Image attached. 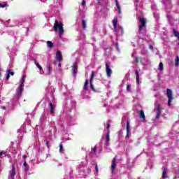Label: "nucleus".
I'll return each instance as SVG.
<instances>
[{
	"instance_id": "f257e3e1",
	"label": "nucleus",
	"mask_w": 179,
	"mask_h": 179,
	"mask_svg": "<svg viewBox=\"0 0 179 179\" xmlns=\"http://www.w3.org/2000/svg\"><path fill=\"white\" fill-rule=\"evenodd\" d=\"M53 29L56 33L59 31V36L64 34V24H62V22H59L56 20L53 25Z\"/></svg>"
},
{
	"instance_id": "f03ea898",
	"label": "nucleus",
	"mask_w": 179,
	"mask_h": 179,
	"mask_svg": "<svg viewBox=\"0 0 179 179\" xmlns=\"http://www.w3.org/2000/svg\"><path fill=\"white\" fill-rule=\"evenodd\" d=\"M138 22L141 23V24L138 26V31L141 33V34H143V27L146 28V18L144 17H138Z\"/></svg>"
},
{
	"instance_id": "7ed1b4c3",
	"label": "nucleus",
	"mask_w": 179,
	"mask_h": 179,
	"mask_svg": "<svg viewBox=\"0 0 179 179\" xmlns=\"http://www.w3.org/2000/svg\"><path fill=\"white\" fill-rule=\"evenodd\" d=\"M166 94L168 97V106L170 107V106H171L172 101L174 100V97H173V92L171 90L167 89Z\"/></svg>"
},
{
	"instance_id": "20e7f679",
	"label": "nucleus",
	"mask_w": 179,
	"mask_h": 179,
	"mask_svg": "<svg viewBox=\"0 0 179 179\" xmlns=\"http://www.w3.org/2000/svg\"><path fill=\"white\" fill-rule=\"evenodd\" d=\"M23 86H24V77H22L21 83L17 92L18 97H20L22 96V94L23 93V90H24Z\"/></svg>"
},
{
	"instance_id": "39448f33",
	"label": "nucleus",
	"mask_w": 179,
	"mask_h": 179,
	"mask_svg": "<svg viewBox=\"0 0 179 179\" xmlns=\"http://www.w3.org/2000/svg\"><path fill=\"white\" fill-rule=\"evenodd\" d=\"M106 65V75L108 78H110L113 73V70H111V68H110V63H105Z\"/></svg>"
},
{
	"instance_id": "423d86ee",
	"label": "nucleus",
	"mask_w": 179,
	"mask_h": 179,
	"mask_svg": "<svg viewBox=\"0 0 179 179\" xmlns=\"http://www.w3.org/2000/svg\"><path fill=\"white\" fill-rule=\"evenodd\" d=\"M94 79V71H92V74H91V78L90 80V86L92 89V90H93L94 92V85H93V80Z\"/></svg>"
},
{
	"instance_id": "0eeeda50",
	"label": "nucleus",
	"mask_w": 179,
	"mask_h": 179,
	"mask_svg": "<svg viewBox=\"0 0 179 179\" xmlns=\"http://www.w3.org/2000/svg\"><path fill=\"white\" fill-rule=\"evenodd\" d=\"M115 169H117V158L114 157L113 159V162L111 164V171L112 173H114L115 171Z\"/></svg>"
},
{
	"instance_id": "6e6552de",
	"label": "nucleus",
	"mask_w": 179,
	"mask_h": 179,
	"mask_svg": "<svg viewBox=\"0 0 179 179\" xmlns=\"http://www.w3.org/2000/svg\"><path fill=\"white\" fill-rule=\"evenodd\" d=\"M76 71H78V64L76 63H73L71 70L73 76H76Z\"/></svg>"
},
{
	"instance_id": "1a4fd4ad",
	"label": "nucleus",
	"mask_w": 179,
	"mask_h": 179,
	"mask_svg": "<svg viewBox=\"0 0 179 179\" xmlns=\"http://www.w3.org/2000/svg\"><path fill=\"white\" fill-rule=\"evenodd\" d=\"M56 60L58 62H62V53L59 50H57L56 52Z\"/></svg>"
},
{
	"instance_id": "9d476101",
	"label": "nucleus",
	"mask_w": 179,
	"mask_h": 179,
	"mask_svg": "<svg viewBox=\"0 0 179 179\" xmlns=\"http://www.w3.org/2000/svg\"><path fill=\"white\" fill-rule=\"evenodd\" d=\"M160 115H162V110L160 109V104H158L155 118L159 120V118H160Z\"/></svg>"
},
{
	"instance_id": "9b49d317",
	"label": "nucleus",
	"mask_w": 179,
	"mask_h": 179,
	"mask_svg": "<svg viewBox=\"0 0 179 179\" xmlns=\"http://www.w3.org/2000/svg\"><path fill=\"white\" fill-rule=\"evenodd\" d=\"M15 176H16V168H15V164H13L11 173L10 175V179H15Z\"/></svg>"
},
{
	"instance_id": "f8f14e48",
	"label": "nucleus",
	"mask_w": 179,
	"mask_h": 179,
	"mask_svg": "<svg viewBox=\"0 0 179 179\" xmlns=\"http://www.w3.org/2000/svg\"><path fill=\"white\" fill-rule=\"evenodd\" d=\"M49 105L50 106V114L52 115H55V113L54 111H55V105L52 104V103H49Z\"/></svg>"
},
{
	"instance_id": "ddd939ff",
	"label": "nucleus",
	"mask_w": 179,
	"mask_h": 179,
	"mask_svg": "<svg viewBox=\"0 0 179 179\" xmlns=\"http://www.w3.org/2000/svg\"><path fill=\"white\" fill-rule=\"evenodd\" d=\"M13 75H15V72L12 71L10 69H8L7 70L6 80H9V78H10V76H13Z\"/></svg>"
},
{
	"instance_id": "4468645a",
	"label": "nucleus",
	"mask_w": 179,
	"mask_h": 179,
	"mask_svg": "<svg viewBox=\"0 0 179 179\" xmlns=\"http://www.w3.org/2000/svg\"><path fill=\"white\" fill-rule=\"evenodd\" d=\"M127 138H129V132H131V128L129 127V122H127Z\"/></svg>"
},
{
	"instance_id": "2eb2a0df",
	"label": "nucleus",
	"mask_w": 179,
	"mask_h": 179,
	"mask_svg": "<svg viewBox=\"0 0 179 179\" xmlns=\"http://www.w3.org/2000/svg\"><path fill=\"white\" fill-rule=\"evenodd\" d=\"M118 23V17H115L113 20V28L115 29H117V24Z\"/></svg>"
},
{
	"instance_id": "dca6fc26",
	"label": "nucleus",
	"mask_w": 179,
	"mask_h": 179,
	"mask_svg": "<svg viewBox=\"0 0 179 179\" xmlns=\"http://www.w3.org/2000/svg\"><path fill=\"white\" fill-rule=\"evenodd\" d=\"M84 90H89V80H85L84 86H83Z\"/></svg>"
},
{
	"instance_id": "f3484780",
	"label": "nucleus",
	"mask_w": 179,
	"mask_h": 179,
	"mask_svg": "<svg viewBox=\"0 0 179 179\" xmlns=\"http://www.w3.org/2000/svg\"><path fill=\"white\" fill-rule=\"evenodd\" d=\"M136 82L137 85H139V71L138 70H136Z\"/></svg>"
},
{
	"instance_id": "a211bd4d",
	"label": "nucleus",
	"mask_w": 179,
	"mask_h": 179,
	"mask_svg": "<svg viewBox=\"0 0 179 179\" xmlns=\"http://www.w3.org/2000/svg\"><path fill=\"white\" fill-rule=\"evenodd\" d=\"M35 65L37 66V68L39 69V71H43V67L40 65L39 63L37 62V60L36 59H34Z\"/></svg>"
},
{
	"instance_id": "6ab92c4d",
	"label": "nucleus",
	"mask_w": 179,
	"mask_h": 179,
	"mask_svg": "<svg viewBox=\"0 0 179 179\" xmlns=\"http://www.w3.org/2000/svg\"><path fill=\"white\" fill-rule=\"evenodd\" d=\"M140 114V118H142L143 120H145L146 117L145 116V112L143 110H139Z\"/></svg>"
},
{
	"instance_id": "aec40b11",
	"label": "nucleus",
	"mask_w": 179,
	"mask_h": 179,
	"mask_svg": "<svg viewBox=\"0 0 179 179\" xmlns=\"http://www.w3.org/2000/svg\"><path fill=\"white\" fill-rule=\"evenodd\" d=\"M168 169L167 168H165L162 173V178H167V176H166V174H167Z\"/></svg>"
},
{
	"instance_id": "412c9836",
	"label": "nucleus",
	"mask_w": 179,
	"mask_h": 179,
	"mask_svg": "<svg viewBox=\"0 0 179 179\" xmlns=\"http://www.w3.org/2000/svg\"><path fill=\"white\" fill-rule=\"evenodd\" d=\"M116 6L119 10V13H121V6H120V2L118 0H115Z\"/></svg>"
},
{
	"instance_id": "4be33fe9",
	"label": "nucleus",
	"mask_w": 179,
	"mask_h": 179,
	"mask_svg": "<svg viewBox=\"0 0 179 179\" xmlns=\"http://www.w3.org/2000/svg\"><path fill=\"white\" fill-rule=\"evenodd\" d=\"M46 44L48 45V47H49L50 48H52L54 47V43H52V42L48 41L46 42Z\"/></svg>"
},
{
	"instance_id": "5701e85b",
	"label": "nucleus",
	"mask_w": 179,
	"mask_h": 179,
	"mask_svg": "<svg viewBox=\"0 0 179 179\" xmlns=\"http://www.w3.org/2000/svg\"><path fill=\"white\" fill-rule=\"evenodd\" d=\"M175 65L176 66H178L179 65V57L176 56V59H175Z\"/></svg>"
},
{
	"instance_id": "b1692460",
	"label": "nucleus",
	"mask_w": 179,
	"mask_h": 179,
	"mask_svg": "<svg viewBox=\"0 0 179 179\" xmlns=\"http://www.w3.org/2000/svg\"><path fill=\"white\" fill-rule=\"evenodd\" d=\"M2 156H4L5 157H6V156H8V154L6 153V152H0V159H2Z\"/></svg>"
},
{
	"instance_id": "393cba45",
	"label": "nucleus",
	"mask_w": 179,
	"mask_h": 179,
	"mask_svg": "<svg viewBox=\"0 0 179 179\" xmlns=\"http://www.w3.org/2000/svg\"><path fill=\"white\" fill-rule=\"evenodd\" d=\"M164 67H163V62H160L159 64V68H158V71H163Z\"/></svg>"
},
{
	"instance_id": "a878e982",
	"label": "nucleus",
	"mask_w": 179,
	"mask_h": 179,
	"mask_svg": "<svg viewBox=\"0 0 179 179\" xmlns=\"http://www.w3.org/2000/svg\"><path fill=\"white\" fill-rule=\"evenodd\" d=\"M62 152H64V145L62 144L59 145V152L62 153Z\"/></svg>"
},
{
	"instance_id": "bb28decb",
	"label": "nucleus",
	"mask_w": 179,
	"mask_h": 179,
	"mask_svg": "<svg viewBox=\"0 0 179 179\" xmlns=\"http://www.w3.org/2000/svg\"><path fill=\"white\" fill-rule=\"evenodd\" d=\"M106 142H107V143H108V142H110V133H108L106 134Z\"/></svg>"
},
{
	"instance_id": "cd10ccee",
	"label": "nucleus",
	"mask_w": 179,
	"mask_h": 179,
	"mask_svg": "<svg viewBox=\"0 0 179 179\" xmlns=\"http://www.w3.org/2000/svg\"><path fill=\"white\" fill-rule=\"evenodd\" d=\"M141 57H135V62H136V64H139V61H141Z\"/></svg>"
},
{
	"instance_id": "c85d7f7f",
	"label": "nucleus",
	"mask_w": 179,
	"mask_h": 179,
	"mask_svg": "<svg viewBox=\"0 0 179 179\" xmlns=\"http://www.w3.org/2000/svg\"><path fill=\"white\" fill-rule=\"evenodd\" d=\"M83 27L84 30L86 29V21L85 20H83Z\"/></svg>"
},
{
	"instance_id": "c756f323",
	"label": "nucleus",
	"mask_w": 179,
	"mask_h": 179,
	"mask_svg": "<svg viewBox=\"0 0 179 179\" xmlns=\"http://www.w3.org/2000/svg\"><path fill=\"white\" fill-rule=\"evenodd\" d=\"M140 62L141 65L145 66V62H143V58H142V57H140Z\"/></svg>"
},
{
	"instance_id": "7c9ffc66",
	"label": "nucleus",
	"mask_w": 179,
	"mask_h": 179,
	"mask_svg": "<svg viewBox=\"0 0 179 179\" xmlns=\"http://www.w3.org/2000/svg\"><path fill=\"white\" fill-rule=\"evenodd\" d=\"M6 6H8L7 3H4V4L0 3V8H6Z\"/></svg>"
},
{
	"instance_id": "2f4dec72",
	"label": "nucleus",
	"mask_w": 179,
	"mask_h": 179,
	"mask_svg": "<svg viewBox=\"0 0 179 179\" xmlns=\"http://www.w3.org/2000/svg\"><path fill=\"white\" fill-rule=\"evenodd\" d=\"M48 74H49V75H51V66H50V65H49V66H48Z\"/></svg>"
},
{
	"instance_id": "473e14b6",
	"label": "nucleus",
	"mask_w": 179,
	"mask_h": 179,
	"mask_svg": "<svg viewBox=\"0 0 179 179\" xmlns=\"http://www.w3.org/2000/svg\"><path fill=\"white\" fill-rule=\"evenodd\" d=\"M127 92H131V85H127Z\"/></svg>"
},
{
	"instance_id": "72a5a7b5",
	"label": "nucleus",
	"mask_w": 179,
	"mask_h": 179,
	"mask_svg": "<svg viewBox=\"0 0 179 179\" xmlns=\"http://www.w3.org/2000/svg\"><path fill=\"white\" fill-rule=\"evenodd\" d=\"M95 171L96 173H99V166L97 165V164H95Z\"/></svg>"
},
{
	"instance_id": "f704fd0d",
	"label": "nucleus",
	"mask_w": 179,
	"mask_h": 179,
	"mask_svg": "<svg viewBox=\"0 0 179 179\" xmlns=\"http://www.w3.org/2000/svg\"><path fill=\"white\" fill-rule=\"evenodd\" d=\"M94 153H96L97 152V145H95L93 148Z\"/></svg>"
},
{
	"instance_id": "c9c22d12",
	"label": "nucleus",
	"mask_w": 179,
	"mask_h": 179,
	"mask_svg": "<svg viewBox=\"0 0 179 179\" xmlns=\"http://www.w3.org/2000/svg\"><path fill=\"white\" fill-rule=\"evenodd\" d=\"M45 145H46L48 149H50V141H46Z\"/></svg>"
},
{
	"instance_id": "e433bc0d",
	"label": "nucleus",
	"mask_w": 179,
	"mask_h": 179,
	"mask_svg": "<svg viewBox=\"0 0 179 179\" xmlns=\"http://www.w3.org/2000/svg\"><path fill=\"white\" fill-rule=\"evenodd\" d=\"M106 129L108 131V134H110V124H108Z\"/></svg>"
},
{
	"instance_id": "4c0bfd02",
	"label": "nucleus",
	"mask_w": 179,
	"mask_h": 179,
	"mask_svg": "<svg viewBox=\"0 0 179 179\" xmlns=\"http://www.w3.org/2000/svg\"><path fill=\"white\" fill-rule=\"evenodd\" d=\"M23 166L24 167H29V165H27V162H26V161L24 162Z\"/></svg>"
},
{
	"instance_id": "58836bf2",
	"label": "nucleus",
	"mask_w": 179,
	"mask_h": 179,
	"mask_svg": "<svg viewBox=\"0 0 179 179\" xmlns=\"http://www.w3.org/2000/svg\"><path fill=\"white\" fill-rule=\"evenodd\" d=\"M81 5L83 6L84 5H86V1L83 0V2L81 3Z\"/></svg>"
},
{
	"instance_id": "ea45409f",
	"label": "nucleus",
	"mask_w": 179,
	"mask_h": 179,
	"mask_svg": "<svg viewBox=\"0 0 179 179\" xmlns=\"http://www.w3.org/2000/svg\"><path fill=\"white\" fill-rule=\"evenodd\" d=\"M22 157H23V159H27V155H24Z\"/></svg>"
},
{
	"instance_id": "a19ab883",
	"label": "nucleus",
	"mask_w": 179,
	"mask_h": 179,
	"mask_svg": "<svg viewBox=\"0 0 179 179\" xmlns=\"http://www.w3.org/2000/svg\"><path fill=\"white\" fill-rule=\"evenodd\" d=\"M58 66H61V63L59 62Z\"/></svg>"
},
{
	"instance_id": "79ce46f5",
	"label": "nucleus",
	"mask_w": 179,
	"mask_h": 179,
	"mask_svg": "<svg viewBox=\"0 0 179 179\" xmlns=\"http://www.w3.org/2000/svg\"><path fill=\"white\" fill-rule=\"evenodd\" d=\"M121 31H124V29H122V27H120Z\"/></svg>"
},
{
	"instance_id": "37998d69",
	"label": "nucleus",
	"mask_w": 179,
	"mask_h": 179,
	"mask_svg": "<svg viewBox=\"0 0 179 179\" xmlns=\"http://www.w3.org/2000/svg\"><path fill=\"white\" fill-rule=\"evenodd\" d=\"M150 48L151 50H153V46H150Z\"/></svg>"
},
{
	"instance_id": "c03bdc74",
	"label": "nucleus",
	"mask_w": 179,
	"mask_h": 179,
	"mask_svg": "<svg viewBox=\"0 0 179 179\" xmlns=\"http://www.w3.org/2000/svg\"><path fill=\"white\" fill-rule=\"evenodd\" d=\"M173 179H176V177Z\"/></svg>"
},
{
	"instance_id": "a18cd8bd",
	"label": "nucleus",
	"mask_w": 179,
	"mask_h": 179,
	"mask_svg": "<svg viewBox=\"0 0 179 179\" xmlns=\"http://www.w3.org/2000/svg\"><path fill=\"white\" fill-rule=\"evenodd\" d=\"M136 1H138V0H136Z\"/></svg>"
},
{
	"instance_id": "49530a36",
	"label": "nucleus",
	"mask_w": 179,
	"mask_h": 179,
	"mask_svg": "<svg viewBox=\"0 0 179 179\" xmlns=\"http://www.w3.org/2000/svg\"><path fill=\"white\" fill-rule=\"evenodd\" d=\"M99 1H101V0H99Z\"/></svg>"
}]
</instances>
